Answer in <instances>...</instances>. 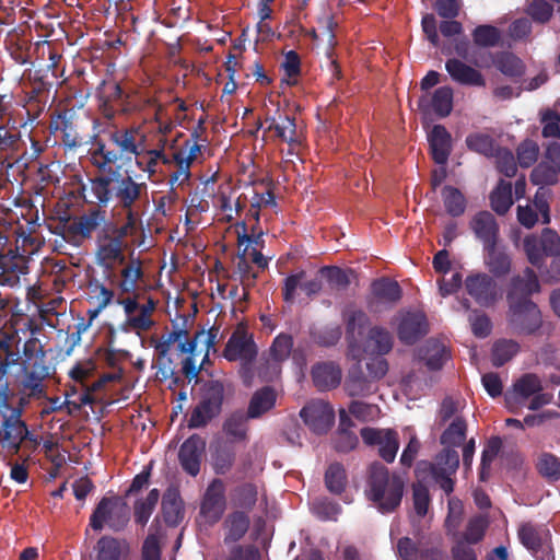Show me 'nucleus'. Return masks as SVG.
<instances>
[{"mask_svg":"<svg viewBox=\"0 0 560 560\" xmlns=\"http://www.w3.org/2000/svg\"><path fill=\"white\" fill-rule=\"evenodd\" d=\"M79 215L61 219L54 233L67 243L80 246L95 234V260L104 270L112 269L110 226L112 220L104 206L95 203Z\"/></svg>","mask_w":560,"mask_h":560,"instance_id":"1","label":"nucleus"},{"mask_svg":"<svg viewBox=\"0 0 560 560\" xmlns=\"http://www.w3.org/2000/svg\"><path fill=\"white\" fill-rule=\"evenodd\" d=\"M109 141L116 150L107 148L102 139H95L90 150L91 163L98 171L110 168L118 161L130 162L136 158V164L142 167L139 158L147 151L144 148L145 135L139 127L118 128L109 133Z\"/></svg>","mask_w":560,"mask_h":560,"instance_id":"2","label":"nucleus"},{"mask_svg":"<svg viewBox=\"0 0 560 560\" xmlns=\"http://www.w3.org/2000/svg\"><path fill=\"white\" fill-rule=\"evenodd\" d=\"M90 189L94 197L93 203L107 207L116 200L120 208L138 207L142 196H147L145 183H138L128 174L109 168L108 174H100L90 178Z\"/></svg>","mask_w":560,"mask_h":560,"instance_id":"3","label":"nucleus"},{"mask_svg":"<svg viewBox=\"0 0 560 560\" xmlns=\"http://www.w3.org/2000/svg\"><path fill=\"white\" fill-rule=\"evenodd\" d=\"M366 494L382 513L394 512L401 503L405 482L396 474H389L386 466L374 462L369 467Z\"/></svg>","mask_w":560,"mask_h":560,"instance_id":"4","label":"nucleus"},{"mask_svg":"<svg viewBox=\"0 0 560 560\" xmlns=\"http://www.w3.org/2000/svg\"><path fill=\"white\" fill-rule=\"evenodd\" d=\"M49 376L50 366L43 346L35 338L26 340L23 346L19 388L31 390V396H46L44 382Z\"/></svg>","mask_w":560,"mask_h":560,"instance_id":"5","label":"nucleus"},{"mask_svg":"<svg viewBox=\"0 0 560 560\" xmlns=\"http://www.w3.org/2000/svg\"><path fill=\"white\" fill-rule=\"evenodd\" d=\"M530 398L529 410H538L552 401L553 395L544 392L541 378L535 373L520 376L504 394L505 406L511 412H516Z\"/></svg>","mask_w":560,"mask_h":560,"instance_id":"6","label":"nucleus"},{"mask_svg":"<svg viewBox=\"0 0 560 560\" xmlns=\"http://www.w3.org/2000/svg\"><path fill=\"white\" fill-rule=\"evenodd\" d=\"M230 384L220 380H209L200 388V400L190 412L187 427L199 429L207 427L221 412Z\"/></svg>","mask_w":560,"mask_h":560,"instance_id":"7","label":"nucleus"},{"mask_svg":"<svg viewBox=\"0 0 560 560\" xmlns=\"http://www.w3.org/2000/svg\"><path fill=\"white\" fill-rule=\"evenodd\" d=\"M506 323L514 335L534 336L542 327V315L533 301H511L508 302Z\"/></svg>","mask_w":560,"mask_h":560,"instance_id":"8","label":"nucleus"},{"mask_svg":"<svg viewBox=\"0 0 560 560\" xmlns=\"http://www.w3.org/2000/svg\"><path fill=\"white\" fill-rule=\"evenodd\" d=\"M517 537L536 560H555L551 534L546 526L523 523L517 529Z\"/></svg>","mask_w":560,"mask_h":560,"instance_id":"9","label":"nucleus"},{"mask_svg":"<svg viewBox=\"0 0 560 560\" xmlns=\"http://www.w3.org/2000/svg\"><path fill=\"white\" fill-rule=\"evenodd\" d=\"M223 358L229 362L241 361L242 369H249L256 361L258 348L244 325H238L223 349Z\"/></svg>","mask_w":560,"mask_h":560,"instance_id":"10","label":"nucleus"},{"mask_svg":"<svg viewBox=\"0 0 560 560\" xmlns=\"http://www.w3.org/2000/svg\"><path fill=\"white\" fill-rule=\"evenodd\" d=\"M125 508L117 497L102 498L90 517L91 527L101 530L107 524L115 532L122 529L128 522Z\"/></svg>","mask_w":560,"mask_h":560,"instance_id":"11","label":"nucleus"},{"mask_svg":"<svg viewBox=\"0 0 560 560\" xmlns=\"http://www.w3.org/2000/svg\"><path fill=\"white\" fill-rule=\"evenodd\" d=\"M121 209L125 212V223L119 226L112 220L109 240V245H112L109 248V250L112 249V267L115 266V264H125L126 237L136 233L140 218L137 207Z\"/></svg>","mask_w":560,"mask_h":560,"instance_id":"12","label":"nucleus"},{"mask_svg":"<svg viewBox=\"0 0 560 560\" xmlns=\"http://www.w3.org/2000/svg\"><path fill=\"white\" fill-rule=\"evenodd\" d=\"M459 467V455L456 450L446 447L441 451L435 462L430 465L432 479L439 487L450 495L454 491L455 479L453 476Z\"/></svg>","mask_w":560,"mask_h":560,"instance_id":"13","label":"nucleus"},{"mask_svg":"<svg viewBox=\"0 0 560 560\" xmlns=\"http://www.w3.org/2000/svg\"><path fill=\"white\" fill-rule=\"evenodd\" d=\"M361 438L366 445L376 446L386 463H393L399 450V435L394 429L363 428Z\"/></svg>","mask_w":560,"mask_h":560,"instance_id":"14","label":"nucleus"},{"mask_svg":"<svg viewBox=\"0 0 560 560\" xmlns=\"http://www.w3.org/2000/svg\"><path fill=\"white\" fill-rule=\"evenodd\" d=\"M120 265L122 268L119 271V278L113 271V267L109 270H105L107 272L106 280L117 288L118 293H135L138 289V282L144 277L142 261L139 257L131 255L128 260L125 258V264Z\"/></svg>","mask_w":560,"mask_h":560,"instance_id":"15","label":"nucleus"},{"mask_svg":"<svg viewBox=\"0 0 560 560\" xmlns=\"http://www.w3.org/2000/svg\"><path fill=\"white\" fill-rule=\"evenodd\" d=\"M28 273V259L19 253V245L14 249L0 254V285L15 288L21 277Z\"/></svg>","mask_w":560,"mask_h":560,"instance_id":"16","label":"nucleus"},{"mask_svg":"<svg viewBox=\"0 0 560 560\" xmlns=\"http://www.w3.org/2000/svg\"><path fill=\"white\" fill-rule=\"evenodd\" d=\"M429 332V323L422 312H399L397 336L399 340L408 346L418 342Z\"/></svg>","mask_w":560,"mask_h":560,"instance_id":"17","label":"nucleus"},{"mask_svg":"<svg viewBox=\"0 0 560 560\" xmlns=\"http://www.w3.org/2000/svg\"><path fill=\"white\" fill-rule=\"evenodd\" d=\"M74 114L69 109L56 110L50 115L49 132L57 137L59 135L61 144L69 150L79 148L82 139L73 122Z\"/></svg>","mask_w":560,"mask_h":560,"instance_id":"18","label":"nucleus"},{"mask_svg":"<svg viewBox=\"0 0 560 560\" xmlns=\"http://www.w3.org/2000/svg\"><path fill=\"white\" fill-rule=\"evenodd\" d=\"M300 417L313 432L324 434L334 424L335 411L329 402L313 400L301 409Z\"/></svg>","mask_w":560,"mask_h":560,"instance_id":"19","label":"nucleus"},{"mask_svg":"<svg viewBox=\"0 0 560 560\" xmlns=\"http://www.w3.org/2000/svg\"><path fill=\"white\" fill-rule=\"evenodd\" d=\"M226 508L225 485L222 479H213L207 487L200 504V514L211 524L222 517Z\"/></svg>","mask_w":560,"mask_h":560,"instance_id":"20","label":"nucleus"},{"mask_svg":"<svg viewBox=\"0 0 560 560\" xmlns=\"http://www.w3.org/2000/svg\"><path fill=\"white\" fill-rule=\"evenodd\" d=\"M467 293L482 307L495 304L499 298L497 282L487 273L470 275L465 280Z\"/></svg>","mask_w":560,"mask_h":560,"instance_id":"21","label":"nucleus"},{"mask_svg":"<svg viewBox=\"0 0 560 560\" xmlns=\"http://www.w3.org/2000/svg\"><path fill=\"white\" fill-rule=\"evenodd\" d=\"M20 238H22V246L34 242L30 234H25L14 213L9 209L0 208V254L13 249L12 242L19 245Z\"/></svg>","mask_w":560,"mask_h":560,"instance_id":"22","label":"nucleus"},{"mask_svg":"<svg viewBox=\"0 0 560 560\" xmlns=\"http://www.w3.org/2000/svg\"><path fill=\"white\" fill-rule=\"evenodd\" d=\"M205 452L206 441L199 434H192L185 440L178 451V460L183 470L196 477L200 472Z\"/></svg>","mask_w":560,"mask_h":560,"instance_id":"23","label":"nucleus"},{"mask_svg":"<svg viewBox=\"0 0 560 560\" xmlns=\"http://www.w3.org/2000/svg\"><path fill=\"white\" fill-rule=\"evenodd\" d=\"M373 299L368 301L371 311H378L377 304L383 303L393 307L402 298V290L399 283L386 277L374 280L371 284Z\"/></svg>","mask_w":560,"mask_h":560,"instance_id":"24","label":"nucleus"},{"mask_svg":"<svg viewBox=\"0 0 560 560\" xmlns=\"http://www.w3.org/2000/svg\"><path fill=\"white\" fill-rule=\"evenodd\" d=\"M454 91L451 86L438 88L431 96L423 95L418 101V106L423 113H434L439 118H445L453 110Z\"/></svg>","mask_w":560,"mask_h":560,"instance_id":"25","label":"nucleus"},{"mask_svg":"<svg viewBox=\"0 0 560 560\" xmlns=\"http://www.w3.org/2000/svg\"><path fill=\"white\" fill-rule=\"evenodd\" d=\"M539 291L540 283L538 277L532 268L527 267L522 276L517 275L511 279L506 301H532L530 296Z\"/></svg>","mask_w":560,"mask_h":560,"instance_id":"26","label":"nucleus"},{"mask_svg":"<svg viewBox=\"0 0 560 560\" xmlns=\"http://www.w3.org/2000/svg\"><path fill=\"white\" fill-rule=\"evenodd\" d=\"M475 236L482 243L483 248L497 245L499 241V224L489 211L476 213L469 223Z\"/></svg>","mask_w":560,"mask_h":560,"instance_id":"27","label":"nucleus"},{"mask_svg":"<svg viewBox=\"0 0 560 560\" xmlns=\"http://www.w3.org/2000/svg\"><path fill=\"white\" fill-rule=\"evenodd\" d=\"M445 70L451 79L466 86H486V79L482 73L458 58H450L445 61Z\"/></svg>","mask_w":560,"mask_h":560,"instance_id":"28","label":"nucleus"},{"mask_svg":"<svg viewBox=\"0 0 560 560\" xmlns=\"http://www.w3.org/2000/svg\"><path fill=\"white\" fill-rule=\"evenodd\" d=\"M27 436L26 422H12L2 419L0 424V446L12 455L19 454Z\"/></svg>","mask_w":560,"mask_h":560,"instance_id":"29","label":"nucleus"},{"mask_svg":"<svg viewBox=\"0 0 560 560\" xmlns=\"http://www.w3.org/2000/svg\"><path fill=\"white\" fill-rule=\"evenodd\" d=\"M432 160L445 165L452 153V136L443 125H434L428 135Z\"/></svg>","mask_w":560,"mask_h":560,"instance_id":"30","label":"nucleus"},{"mask_svg":"<svg viewBox=\"0 0 560 560\" xmlns=\"http://www.w3.org/2000/svg\"><path fill=\"white\" fill-rule=\"evenodd\" d=\"M378 385L364 374L361 366H352L345 381V390L350 397H369L375 394Z\"/></svg>","mask_w":560,"mask_h":560,"instance_id":"31","label":"nucleus"},{"mask_svg":"<svg viewBox=\"0 0 560 560\" xmlns=\"http://www.w3.org/2000/svg\"><path fill=\"white\" fill-rule=\"evenodd\" d=\"M249 419L243 409L234 410L225 417L222 423V432L231 442L246 443L249 439Z\"/></svg>","mask_w":560,"mask_h":560,"instance_id":"32","label":"nucleus"},{"mask_svg":"<svg viewBox=\"0 0 560 560\" xmlns=\"http://www.w3.org/2000/svg\"><path fill=\"white\" fill-rule=\"evenodd\" d=\"M187 337L188 331L186 329H175L166 336H163L162 339L155 343L154 348L158 352L159 373L162 374L163 378H167L174 374L171 368L172 360L168 357L171 346L175 342L179 343L182 339H186Z\"/></svg>","mask_w":560,"mask_h":560,"instance_id":"33","label":"nucleus"},{"mask_svg":"<svg viewBox=\"0 0 560 560\" xmlns=\"http://www.w3.org/2000/svg\"><path fill=\"white\" fill-rule=\"evenodd\" d=\"M312 380L318 390L336 388L341 382V370L334 362H319L312 368Z\"/></svg>","mask_w":560,"mask_h":560,"instance_id":"34","label":"nucleus"},{"mask_svg":"<svg viewBox=\"0 0 560 560\" xmlns=\"http://www.w3.org/2000/svg\"><path fill=\"white\" fill-rule=\"evenodd\" d=\"M393 346L394 337L389 330L382 326H373L369 329L365 351L383 357L392 351Z\"/></svg>","mask_w":560,"mask_h":560,"instance_id":"35","label":"nucleus"},{"mask_svg":"<svg viewBox=\"0 0 560 560\" xmlns=\"http://www.w3.org/2000/svg\"><path fill=\"white\" fill-rule=\"evenodd\" d=\"M483 261L488 270L497 278L504 277L511 271V257L504 248L492 245L483 248Z\"/></svg>","mask_w":560,"mask_h":560,"instance_id":"36","label":"nucleus"},{"mask_svg":"<svg viewBox=\"0 0 560 560\" xmlns=\"http://www.w3.org/2000/svg\"><path fill=\"white\" fill-rule=\"evenodd\" d=\"M342 320L346 326L347 339L350 341H357V337H362L370 324L368 314L352 305L343 310Z\"/></svg>","mask_w":560,"mask_h":560,"instance_id":"37","label":"nucleus"},{"mask_svg":"<svg viewBox=\"0 0 560 560\" xmlns=\"http://www.w3.org/2000/svg\"><path fill=\"white\" fill-rule=\"evenodd\" d=\"M162 514L164 522L176 527L184 518V503L178 490L167 489L162 498Z\"/></svg>","mask_w":560,"mask_h":560,"instance_id":"38","label":"nucleus"},{"mask_svg":"<svg viewBox=\"0 0 560 560\" xmlns=\"http://www.w3.org/2000/svg\"><path fill=\"white\" fill-rule=\"evenodd\" d=\"M250 518L245 511L230 513L223 522L225 529L224 542L232 544L241 540L248 532Z\"/></svg>","mask_w":560,"mask_h":560,"instance_id":"39","label":"nucleus"},{"mask_svg":"<svg viewBox=\"0 0 560 560\" xmlns=\"http://www.w3.org/2000/svg\"><path fill=\"white\" fill-rule=\"evenodd\" d=\"M276 399L275 389L270 386H265L253 394L246 413L252 419L260 418L275 407Z\"/></svg>","mask_w":560,"mask_h":560,"instance_id":"40","label":"nucleus"},{"mask_svg":"<svg viewBox=\"0 0 560 560\" xmlns=\"http://www.w3.org/2000/svg\"><path fill=\"white\" fill-rule=\"evenodd\" d=\"M156 308V301L152 298H149L145 303L140 304V313L137 315V318H129V320H125L120 328L124 331L136 330V331H148L153 325L154 320L152 319V314Z\"/></svg>","mask_w":560,"mask_h":560,"instance_id":"41","label":"nucleus"},{"mask_svg":"<svg viewBox=\"0 0 560 560\" xmlns=\"http://www.w3.org/2000/svg\"><path fill=\"white\" fill-rule=\"evenodd\" d=\"M232 503L243 511L250 512L258 500V489L253 482H244L235 487L231 494Z\"/></svg>","mask_w":560,"mask_h":560,"instance_id":"42","label":"nucleus"},{"mask_svg":"<svg viewBox=\"0 0 560 560\" xmlns=\"http://www.w3.org/2000/svg\"><path fill=\"white\" fill-rule=\"evenodd\" d=\"M494 67L509 78H521L525 72L523 61L510 51H500L493 58Z\"/></svg>","mask_w":560,"mask_h":560,"instance_id":"43","label":"nucleus"},{"mask_svg":"<svg viewBox=\"0 0 560 560\" xmlns=\"http://www.w3.org/2000/svg\"><path fill=\"white\" fill-rule=\"evenodd\" d=\"M492 210L499 215H504L513 205L512 184L500 179L497 187L490 194Z\"/></svg>","mask_w":560,"mask_h":560,"instance_id":"44","label":"nucleus"},{"mask_svg":"<svg viewBox=\"0 0 560 560\" xmlns=\"http://www.w3.org/2000/svg\"><path fill=\"white\" fill-rule=\"evenodd\" d=\"M236 452L233 445L222 443L212 453V467L217 475H225L234 466Z\"/></svg>","mask_w":560,"mask_h":560,"instance_id":"45","label":"nucleus"},{"mask_svg":"<svg viewBox=\"0 0 560 560\" xmlns=\"http://www.w3.org/2000/svg\"><path fill=\"white\" fill-rule=\"evenodd\" d=\"M272 137L288 144L298 143L296 122L293 116L279 114L278 121L272 126Z\"/></svg>","mask_w":560,"mask_h":560,"instance_id":"46","label":"nucleus"},{"mask_svg":"<svg viewBox=\"0 0 560 560\" xmlns=\"http://www.w3.org/2000/svg\"><path fill=\"white\" fill-rule=\"evenodd\" d=\"M348 478L345 467L340 463H332L325 472V486L332 494H341L347 486Z\"/></svg>","mask_w":560,"mask_h":560,"instance_id":"47","label":"nucleus"},{"mask_svg":"<svg viewBox=\"0 0 560 560\" xmlns=\"http://www.w3.org/2000/svg\"><path fill=\"white\" fill-rule=\"evenodd\" d=\"M524 11L532 22L545 25L551 21L555 9L547 0H529Z\"/></svg>","mask_w":560,"mask_h":560,"instance_id":"48","label":"nucleus"},{"mask_svg":"<svg viewBox=\"0 0 560 560\" xmlns=\"http://www.w3.org/2000/svg\"><path fill=\"white\" fill-rule=\"evenodd\" d=\"M443 203L446 212L452 217H460L466 210V198L462 191L453 186L442 189Z\"/></svg>","mask_w":560,"mask_h":560,"instance_id":"49","label":"nucleus"},{"mask_svg":"<svg viewBox=\"0 0 560 560\" xmlns=\"http://www.w3.org/2000/svg\"><path fill=\"white\" fill-rule=\"evenodd\" d=\"M520 351V345L512 339L497 341L492 348L491 361L495 368H500L515 357Z\"/></svg>","mask_w":560,"mask_h":560,"instance_id":"50","label":"nucleus"},{"mask_svg":"<svg viewBox=\"0 0 560 560\" xmlns=\"http://www.w3.org/2000/svg\"><path fill=\"white\" fill-rule=\"evenodd\" d=\"M465 143L470 151L477 152L488 158H492L499 145L494 139L482 132H472L466 137Z\"/></svg>","mask_w":560,"mask_h":560,"instance_id":"51","label":"nucleus"},{"mask_svg":"<svg viewBox=\"0 0 560 560\" xmlns=\"http://www.w3.org/2000/svg\"><path fill=\"white\" fill-rule=\"evenodd\" d=\"M160 499V491L152 489L144 499L137 500L133 506L135 521L137 524L144 526L152 512L154 511Z\"/></svg>","mask_w":560,"mask_h":560,"instance_id":"52","label":"nucleus"},{"mask_svg":"<svg viewBox=\"0 0 560 560\" xmlns=\"http://www.w3.org/2000/svg\"><path fill=\"white\" fill-rule=\"evenodd\" d=\"M96 100H103L110 104L121 107V104L128 103V95L124 93L119 83L102 81L96 89Z\"/></svg>","mask_w":560,"mask_h":560,"instance_id":"53","label":"nucleus"},{"mask_svg":"<svg viewBox=\"0 0 560 560\" xmlns=\"http://www.w3.org/2000/svg\"><path fill=\"white\" fill-rule=\"evenodd\" d=\"M560 170L546 161L537 164L530 174V180L534 185L540 187L555 185L559 180Z\"/></svg>","mask_w":560,"mask_h":560,"instance_id":"54","label":"nucleus"},{"mask_svg":"<svg viewBox=\"0 0 560 560\" xmlns=\"http://www.w3.org/2000/svg\"><path fill=\"white\" fill-rule=\"evenodd\" d=\"M466 431V421L462 417H456L442 433L440 442L447 447L458 446L465 440Z\"/></svg>","mask_w":560,"mask_h":560,"instance_id":"55","label":"nucleus"},{"mask_svg":"<svg viewBox=\"0 0 560 560\" xmlns=\"http://www.w3.org/2000/svg\"><path fill=\"white\" fill-rule=\"evenodd\" d=\"M88 289L90 290L91 299L94 300L96 304L101 305V307L107 308L110 304L115 303L117 298L116 292L100 279H91L88 283Z\"/></svg>","mask_w":560,"mask_h":560,"instance_id":"56","label":"nucleus"},{"mask_svg":"<svg viewBox=\"0 0 560 560\" xmlns=\"http://www.w3.org/2000/svg\"><path fill=\"white\" fill-rule=\"evenodd\" d=\"M472 39L474 43L479 47H494L501 40V32L493 25H478L472 31Z\"/></svg>","mask_w":560,"mask_h":560,"instance_id":"57","label":"nucleus"},{"mask_svg":"<svg viewBox=\"0 0 560 560\" xmlns=\"http://www.w3.org/2000/svg\"><path fill=\"white\" fill-rule=\"evenodd\" d=\"M52 83L45 80L43 77L34 75L31 79V90L28 92L31 104L37 103L38 110H42L46 105Z\"/></svg>","mask_w":560,"mask_h":560,"instance_id":"58","label":"nucleus"},{"mask_svg":"<svg viewBox=\"0 0 560 560\" xmlns=\"http://www.w3.org/2000/svg\"><path fill=\"white\" fill-rule=\"evenodd\" d=\"M20 337L16 332H3L0 336V359L19 364L21 359L18 349Z\"/></svg>","mask_w":560,"mask_h":560,"instance_id":"59","label":"nucleus"},{"mask_svg":"<svg viewBox=\"0 0 560 560\" xmlns=\"http://www.w3.org/2000/svg\"><path fill=\"white\" fill-rule=\"evenodd\" d=\"M537 469L544 478L558 481L560 479V458L551 453H542L539 456Z\"/></svg>","mask_w":560,"mask_h":560,"instance_id":"60","label":"nucleus"},{"mask_svg":"<svg viewBox=\"0 0 560 560\" xmlns=\"http://www.w3.org/2000/svg\"><path fill=\"white\" fill-rule=\"evenodd\" d=\"M293 349V337L289 334L281 332L272 341L269 352L276 362L285 361Z\"/></svg>","mask_w":560,"mask_h":560,"instance_id":"61","label":"nucleus"},{"mask_svg":"<svg viewBox=\"0 0 560 560\" xmlns=\"http://www.w3.org/2000/svg\"><path fill=\"white\" fill-rule=\"evenodd\" d=\"M495 158L497 170L506 177L515 176L517 172V164L513 153L506 149L499 147L492 155Z\"/></svg>","mask_w":560,"mask_h":560,"instance_id":"62","label":"nucleus"},{"mask_svg":"<svg viewBox=\"0 0 560 560\" xmlns=\"http://www.w3.org/2000/svg\"><path fill=\"white\" fill-rule=\"evenodd\" d=\"M310 335L314 343L320 347H331L339 341L341 329L339 326H327L320 329H312Z\"/></svg>","mask_w":560,"mask_h":560,"instance_id":"63","label":"nucleus"},{"mask_svg":"<svg viewBox=\"0 0 560 560\" xmlns=\"http://www.w3.org/2000/svg\"><path fill=\"white\" fill-rule=\"evenodd\" d=\"M97 560H119L121 549L119 541L109 536H103L97 541Z\"/></svg>","mask_w":560,"mask_h":560,"instance_id":"64","label":"nucleus"}]
</instances>
